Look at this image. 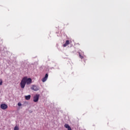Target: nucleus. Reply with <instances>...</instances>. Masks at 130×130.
Here are the masks:
<instances>
[{
  "label": "nucleus",
  "mask_w": 130,
  "mask_h": 130,
  "mask_svg": "<svg viewBox=\"0 0 130 130\" xmlns=\"http://www.w3.org/2000/svg\"><path fill=\"white\" fill-rule=\"evenodd\" d=\"M32 83V79L28 78L27 76L24 77L20 82V87L21 89H24L26 85H30Z\"/></svg>",
  "instance_id": "1"
},
{
  "label": "nucleus",
  "mask_w": 130,
  "mask_h": 130,
  "mask_svg": "<svg viewBox=\"0 0 130 130\" xmlns=\"http://www.w3.org/2000/svg\"><path fill=\"white\" fill-rule=\"evenodd\" d=\"M1 108L3 110H5V109H8V105L6 104H2L1 105Z\"/></svg>",
  "instance_id": "2"
},
{
  "label": "nucleus",
  "mask_w": 130,
  "mask_h": 130,
  "mask_svg": "<svg viewBox=\"0 0 130 130\" xmlns=\"http://www.w3.org/2000/svg\"><path fill=\"white\" fill-rule=\"evenodd\" d=\"M39 100V94H36L34 96V102H38Z\"/></svg>",
  "instance_id": "3"
},
{
  "label": "nucleus",
  "mask_w": 130,
  "mask_h": 130,
  "mask_svg": "<svg viewBox=\"0 0 130 130\" xmlns=\"http://www.w3.org/2000/svg\"><path fill=\"white\" fill-rule=\"evenodd\" d=\"M31 89L34 90V91H38V90H39V88L37 85H32V87H31Z\"/></svg>",
  "instance_id": "4"
},
{
  "label": "nucleus",
  "mask_w": 130,
  "mask_h": 130,
  "mask_svg": "<svg viewBox=\"0 0 130 130\" xmlns=\"http://www.w3.org/2000/svg\"><path fill=\"white\" fill-rule=\"evenodd\" d=\"M48 78V74H46L45 75V77H44L42 79V81L43 83H44V82H46L47 80V78Z\"/></svg>",
  "instance_id": "5"
},
{
  "label": "nucleus",
  "mask_w": 130,
  "mask_h": 130,
  "mask_svg": "<svg viewBox=\"0 0 130 130\" xmlns=\"http://www.w3.org/2000/svg\"><path fill=\"white\" fill-rule=\"evenodd\" d=\"M69 44H70V41L67 40L65 44H64L63 45V47H67V46H68V45H69Z\"/></svg>",
  "instance_id": "6"
},
{
  "label": "nucleus",
  "mask_w": 130,
  "mask_h": 130,
  "mask_svg": "<svg viewBox=\"0 0 130 130\" xmlns=\"http://www.w3.org/2000/svg\"><path fill=\"white\" fill-rule=\"evenodd\" d=\"M25 98L26 100H30L31 99V95H26Z\"/></svg>",
  "instance_id": "7"
},
{
  "label": "nucleus",
  "mask_w": 130,
  "mask_h": 130,
  "mask_svg": "<svg viewBox=\"0 0 130 130\" xmlns=\"http://www.w3.org/2000/svg\"><path fill=\"white\" fill-rule=\"evenodd\" d=\"M79 57L81 59H83L84 58V56L81 55V54L79 53Z\"/></svg>",
  "instance_id": "8"
},
{
  "label": "nucleus",
  "mask_w": 130,
  "mask_h": 130,
  "mask_svg": "<svg viewBox=\"0 0 130 130\" xmlns=\"http://www.w3.org/2000/svg\"><path fill=\"white\" fill-rule=\"evenodd\" d=\"M14 130H19V127L17 126H16L14 128Z\"/></svg>",
  "instance_id": "9"
},
{
  "label": "nucleus",
  "mask_w": 130,
  "mask_h": 130,
  "mask_svg": "<svg viewBox=\"0 0 130 130\" xmlns=\"http://www.w3.org/2000/svg\"><path fill=\"white\" fill-rule=\"evenodd\" d=\"M3 85V80L0 79V86H2Z\"/></svg>",
  "instance_id": "10"
},
{
  "label": "nucleus",
  "mask_w": 130,
  "mask_h": 130,
  "mask_svg": "<svg viewBox=\"0 0 130 130\" xmlns=\"http://www.w3.org/2000/svg\"><path fill=\"white\" fill-rule=\"evenodd\" d=\"M18 106H22V104H21V103H18Z\"/></svg>",
  "instance_id": "11"
}]
</instances>
